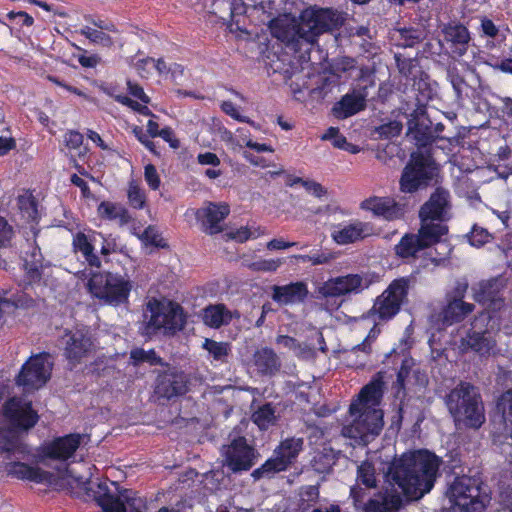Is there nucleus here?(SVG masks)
<instances>
[{
	"label": "nucleus",
	"instance_id": "f257e3e1",
	"mask_svg": "<svg viewBox=\"0 0 512 512\" xmlns=\"http://www.w3.org/2000/svg\"><path fill=\"white\" fill-rule=\"evenodd\" d=\"M321 34H254L247 39L259 44V52L267 61L273 73L291 77L311 60V52L319 50Z\"/></svg>",
	"mask_w": 512,
	"mask_h": 512
},
{
	"label": "nucleus",
	"instance_id": "f03ea898",
	"mask_svg": "<svg viewBox=\"0 0 512 512\" xmlns=\"http://www.w3.org/2000/svg\"><path fill=\"white\" fill-rule=\"evenodd\" d=\"M441 464L440 457L420 449L392 461L386 476L408 499H418L434 487Z\"/></svg>",
	"mask_w": 512,
	"mask_h": 512
},
{
	"label": "nucleus",
	"instance_id": "7ed1b4c3",
	"mask_svg": "<svg viewBox=\"0 0 512 512\" xmlns=\"http://www.w3.org/2000/svg\"><path fill=\"white\" fill-rule=\"evenodd\" d=\"M253 12L271 32H331L339 29L345 20L340 12L314 7L302 11L298 18L286 12L276 15L273 1L261 2Z\"/></svg>",
	"mask_w": 512,
	"mask_h": 512
},
{
	"label": "nucleus",
	"instance_id": "20e7f679",
	"mask_svg": "<svg viewBox=\"0 0 512 512\" xmlns=\"http://www.w3.org/2000/svg\"><path fill=\"white\" fill-rule=\"evenodd\" d=\"M446 407L455 422L478 429L485 422L484 407L478 389L471 383L460 381L445 396Z\"/></svg>",
	"mask_w": 512,
	"mask_h": 512
},
{
	"label": "nucleus",
	"instance_id": "39448f33",
	"mask_svg": "<svg viewBox=\"0 0 512 512\" xmlns=\"http://www.w3.org/2000/svg\"><path fill=\"white\" fill-rule=\"evenodd\" d=\"M150 318L143 326V335L152 337L163 331L165 335H175L186 325V315L182 306L174 301L152 298L146 304Z\"/></svg>",
	"mask_w": 512,
	"mask_h": 512
},
{
	"label": "nucleus",
	"instance_id": "423d86ee",
	"mask_svg": "<svg viewBox=\"0 0 512 512\" xmlns=\"http://www.w3.org/2000/svg\"><path fill=\"white\" fill-rule=\"evenodd\" d=\"M480 477L456 476L449 484L446 496L451 508L457 512H481L485 509L487 494Z\"/></svg>",
	"mask_w": 512,
	"mask_h": 512
},
{
	"label": "nucleus",
	"instance_id": "0eeeda50",
	"mask_svg": "<svg viewBox=\"0 0 512 512\" xmlns=\"http://www.w3.org/2000/svg\"><path fill=\"white\" fill-rule=\"evenodd\" d=\"M447 230L441 225H420L417 233L407 232L394 246L395 256L409 264L420 257L422 251L446 242Z\"/></svg>",
	"mask_w": 512,
	"mask_h": 512
},
{
	"label": "nucleus",
	"instance_id": "6e6552de",
	"mask_svg": "<svg viewBox=\"0 0 512 512\" xmlns=\"http://www.w3.org/2000/svg\"><path fill=\"white\" fill-rule=\"evenodd\" d=\"M87 290L105 304L119 306L128 302L132 282L118 273L93 272L87 282Z\"/></svg>",
	"mask_w": 512,
	"mask_h": 512
},
{
	"label": "nucleus",
	"instance_id": "1a4fd4ad",
	"mask_svg": "<svg viewBox=\"0 0 512 512\" xmlns=\"http://www.w3.org/2000/svg\"><path fill=\"white\" fill-rule=\"evenodd\" d=\"M434 170V161L430 155L412 152L399 180L400 191L415 193L425 189L434 177Z\"/></svg>",
	"mask_w": 512,
	"mask_h": 512
},
{
	"label": "nucleus",
	"instance_id": "9d476101",
	"mask_svg": "<svg viewBox=\"0 0 512 512\" xmlns=\"http://www.w3.org/2000/svg\"><path fill=\"white\" fill-rule=\"evenodd\" d=\"M63 356L71 367H76L96 351L95 338L88 329H66L61 337Z\"/></svg>",
	"mask_w": 512,
	"mask_h": 512
},
{
	"label": "nucleus",
	"instance_id": "9b49d317",
	"mask_svg": "<svg viewBox=\"0 0 512 512\" xmlns=\"http://www.w3.org/2000/svg\"><path fill=\"white\" fill-rule=\"evenodd\" d=\"M451 209L450 192L443 187L435 188L419 209L420 225H441L446 228L448 234L449 227L446 222L451 219Z\"/></svg>",
	"mask_w": 512,
	"mask_h": 512
},
{
	"label": "nucleus",
	"instance_id": "f8f14e48",
	"mask_svg": "<svg viewBox=\"0 0 512 512\" xmlns=\"http://www.w3.org/2000/svg\"><path fill=\"white\" fill-rule=\"evenodd\" d=\"M410 280L399 277L391 281L388 287L379 295L370 312L377 314L380 320L393 318L401 309L409 291Z\"/></svg>",
	"mask_w": 512,
	"mask_h": 512
},
{
	"label": "nucleus",
	"instance_id": "ddd939ff",
	"mask_svg": "<svg viewBox=\"0 0 512 512\" xmlns=\"http://www.w3.org/2000/svg\"><path fill=\"white\" fill-rule=\"evenodd\" d=\"M349 413L355 417L347 428L349 437L368 443L382 431L384 422L381 409L359 406L357 410L349 409Z\"/></svg>",
	"mask_w": 512,
	"mask_h": 512
},
{
	"label": "nucleus",
	"instance_id": "4468645a",
	"mask_svg": "<svg viewBox=\"0 0 512 512\" xmlns=\"http://www.w3.org/2000/svg\"><path fill=\"white\" fill-rule=\"evenodd\" d=\"M50 358L48 352L30 356L16 376V384L27 389H39L44 386L51 377L53 364L49 361Z\"/></svg>",
	"mask_w": 512,
	"mask_h": 512
},
{
	"label": "nucleus",
	"instance_id": "2eb2a0df",
	"mask_svg": "<svg viewBox=\"0 0 512 512\" xmlns=\"http://www.w3.org/2000/svg\"><path fill=\"white\" fill-rule=\"evenodd\" d=\"M190 378L182 370L169 368L160 372L155 380L154 394L158 400L171 401L189 392Z\"/></svg>",
	"mask_w": 512,
	"mask_h": 512
},
{
	"label": "nucleus",
	"instance_id": "dca6fc26",
	"mask_svg": "<svg viewBox=\"0 0 512 512\" xmlns=\"http://www.w3.org/2000/svg\"><path fill=\"white\" fill-rule=\"evenodd\" d=\"M223 455L226 466L233 473H239L249 471L254 466L259 453L248 444L244 436H238L225 447Z\"/></svg>",
	"mask_w": 512,
	"mask_h": 512
},
{
	"label": "nucleus",
	"instance_id": "f3484780",
	"mask_svg": "<svg viewBox=\"0 0 512 512\" xmlns=\"http://www.w3.org/2000/svg\"><path fill=\"white\" fill-rule=\"evenodd\" d=\"M375 86L370 78H362L358 81L356 89L345 94L332 107V113L337 119H346L366 108V99L369 96L368 88Z\"/></svg>",
	"mask_w": 512,
	"mask_h": 512
},
{
	"label": "nucleus",
	"instance_id": "a211bd4d",
	"mask_svg": "<svg viewBox=\"0 0 512 512\" xmlns=\"http://www.w3.org/2000/svg\"><path fill=\"white\" fill-rule=\"evenodd\" d=\"M3 411L10 424L18 430L27 431L33 428L39 420V415L33 409L32 402L18 397L8 399L3 406Z\"/></svg>",
	"mask_w": 512,
	"mask_h": 512
},
{
	"label": "nucleus",
	"instance_id": "6ab92c4d",
	"mask_svg": "<svg viewBox=\"0 0 512 512\" xmlns=\"http://www.w3.org/2000/svg\"><path fill=\"white\" fill-rule=\"evenodd\" d=\"M360 209L371 212L386 221H397L405 217L407 204L389 196H371L360 203Z\"/></svg>",
	"mask_w": 512,
	"mask_h": 512
},
{
	"label": "nucleus",
	"instance_id": "aec40b11",
	"mask_svg": "<svg viewBox=\"0 0 512 512\" xmlns=\"http://www.w3.org/2000/svg\"><path fill=\"white\" fill-rule=\"evenodd\" d=\"M373 235H376L374 224L360 220L338 223L331 232V238L338 245L353 244Z\"/></svg>",
	"mask_w": 512,
	"mask_h": 512
},
{
	"label": "nucleus",
	"instance_id": "412c9836",
	"mask_svg": "<svg viewBox=\"0 0 512 512\" xmlns=\"http://www.w3.org/2000/svg\"><path fill=\"white\" fill-rule=\"evenodd\" d=\"M363 290V277L359 274H347L328 279L319 287V294L325 298L340 297Z\"/></svg>",
	"mask_w": 512,
	"mask_h": 512
},
{
	"label": "nucleus",
	"instance_id": "4be33fe9",
	"mask_svg": "<svg viewBox=\"0 0 512 512\" xmlns=\"http://www.w3.org/2000/svg\"><path fill=\"white\" fill-rule=\"evenodd\" d=\"M230 214V206L225 202H209L206 207L200 208L195 215L202 225V230L215 235L223 231L221 223Z\"/></svg>",
	"mask_w": 512,
	"mask_h": 512
},
{
	"label": "nucleus",
	"instance_id": "5701e85b",
	"mask_svg": "<svg viewBox=\"0 0 512 512\" xmlns=\"http://www.w3.org/2000/svg\"><path fill=\"white\" fill-rule=\"evenodd\" d=\"M82 435L70 433L54 438L43 447V455L52 460L66 461L71 458L80 447Z\"/></svg>",
	"mask_w": 512,
	"mask_h": 512
},
{
	"label": "nucleus",
	"instance_id": "b1692460",
	"mask_svg": "<svg viewBox=\"0 0 512 512\" xmlns=\"http://www.w3.org/2000/svg\"><path fill=\"white\" fill-rule=\"evenodd\" d=\"M408 133L412 135L419 147L433 144L432 121L428 117L427 109L415 108L407 122Z\"/></svg>",
	"mask_w": 512,
	"mask_h": 512
},
{
	"label": "nucleus",
	"instance_id": "393cba45",
	"mask_svg": "<svg viewBox=\"0 0 512 512\" xmlns=\"http://www.w3.org/2000/svg\"><path fill=\"white\" fill-rule=\"evenodd\" d=\"M271 291L272 300L280 306L304 303L309 296L308 285L304 281L273 285Z\"/></svg>",
	"mask_w": 512,
	"mask_h": 512
},
{
	"label": "nucleus",
	"instance_id": "a878e982",
	"mask_svg": "<svg viewBox=\"0 0 512 512\" xmlns=\"http://www.w3.org/2000/svg\"><path fill=\"white\" fill-rule=\"evenodd\" d=\"M96 236L103 237V234L91 228L74 233L72 238V250L74 253H80L89 266L99 268L101 266V260L95 253L94 247Z\"/></svg>",
	"mask_w": 512,
	"mask_h": 512
},
{
	"label": "nucleus",
	"instance_id": "bb28decb",
	"mask_svg": "<svg viewBox=\"0 0 512 512\" xmlns=\"http://www.w3.org/2000/svg\"><path fill=\"white\" fill-rule=\"evenodd\" d=\"M385 381L382 371L377 372L371 380L362 387L356 401L350 404V410H357L360 406L376 407L384 395Z\"/></svg>",
	"mask_w": 512,
	"mask_h": 512
},
{
	"label": "nucleus",
	"instance_id": "cd10ccee",
	"mask_svg": "<svg viewBox=\"0 0 512 512\" xmlns=\"http://www.w3.org/2000/svg\"><path fill=\"white\" fill-rule=\"evenodd\" d=\"M237 310L230 311L223 303L209 304L202 310L203 323L213 329L229 325L233 318H239Z\"/></svg>",
	"mask_w": 512,
	"mask_h": 512
},
{
	"label": "nucleus",
	"instance_id": "c85d7f7f",
	"mask_svg": "<svg viewBox=\"0 0 512 512\" xmlns=\"http://www.w3.org/2000/svg\"><path fill=\"white\" fill-rule=\"evenodd\" d=\"M253 364L261 376H273L281 367L279 357L269 347H262L254 352Z\"/></svg>",
	"mask_w": 512,
	"mask_h": 512
},
{
	"label": "nucleus",
	"instance_id": "c756f323",
	"mask_svg": "<svg viewBox=\"0 0 512 512\" xmlns=\"http://www.w3.org/2000/svg\"><path fill=\"white\" fill-rule=\"evenodd\" d=\"M7 473L17 479L29 480L35 483L48 482L52 477L50 472L23 462H12L8 464Z\"/></svg>",
	"mask_w": 512,
	"mask_h": 512
},
{
	"label": "nucleus",
	"instance_id": "7c9ffc66",
	"mask_svg": "<svg viewBox=\"0 0 512 512\" xmlns=\"http://www.w3.org/2000/svg\"><path fill=\"white\" fill-rule=\"evenodd\" d=\"M303 446V438L288 437L280 441L273 453L290 468L296 462Z\"/></svg>",
	"mask_w": 512,
	"mask_h": 512
},
{
	"label": "nucleus",
	"instance_id": "2f4dec72",
	"mask_svg": "<svg viewBox=\"0 0 512 512\" xmlns=\"http://www.w3.org/2000/svg\"><path fill=\"white\" fill-rule=\"evenodd\" d=\"M402 497L398 492L385 493L380 499L371 498L364 504V512H398Z\"/></svg>",
	"mask_w": 512,
	"mask_h": 512
},
{
	"label": "nucleus",
	"instance_id": "473e14b6",
	"mask_svg": "<svg viewBox=\"0 0 512 512\" xmlns=\"http://www.w3.org/2000/svg\"><path fill=\"white\" fill-rule=\"evenodd\" d=\"M463 294L460 298L450 301L443 310V320L446 324L452 325L463 321L470 313L473 312L475 306L471 303L462 300Z\"/></svg>",
	"mask_w": 512,
	"mask_h": 512
},
{
	"label": "nucleus",
	"instance_id": "72a5a7b5",
	"mask_svg": "<svg viewBox=\"0 0 512 512\" xmlns=\"http://www.w3.org/2000/svg\"><path fill=\"white\" fill-rule=\"evenodd\" d=\"M98 214L104 220H119L121 225H127L132 221V216L129 211L121 204L102 201L98 205Z\"/></svg>",
	"mask_w": 512,
	"mask_h": 512
},
{
	"label": "nucleus",
	"instance_id": "f704fd0d",
	"mask_svg": "<svg viewBox=\"0 0 512 512\" xmlns=\"http://www.w3.org/2000/svg\"><path fill=\"white\" fill-rule=\"evenodd\" d=\"M98 488L100 491L95 495V500L103 512H127L124 502L110 493L106 483H100Z\"/></svg>",
	"mask_w": 512,
	"mask_h": 512
},
{
	"label": "nucleus",
	"instance_id": "c9c22d12",
	"mask_svg": "<svg viewBox=\"0 0 512 512\" xmlns=\"http://www.w3.org/2000/svg\"><path fill=\"white\" fill-rule=\"evenodd\" d=\"M289 467L277 455L268 458L260 467L254 469L251 473L252 478L257 481L260 479H272L276 474L287 471Z\"/></svg>",
	"mask_w": 512,
	"mask_h": 512
},
{
	"label": "nucleus",
	"instance_id": "e433bc0d",
	"mask_svg": "<svg viewBox=\"0 0 512 512\" xmlns=\"http://www.w3.org/2000/svg\"><path fill=\"white\" fill-rule=\"evenodd\" d=\"M17 206L21 215V218L26 223H38L39 212L38 202L34 195L30 191H26L17 197Z\"/></svg>",
	"mask_w": 512,
	"mask_h": 512
},
{
	"label": "nucleus",
	"instance_id": "4c0bfd02",
	"mask_svg": "<svg viewBox=\"0 0 512 512\" xmlns=\"http://www.w3.org/2000/svg\"><path fill=\"white\" fill-rule=\"evenodd\" d=\"M473 299L482 305H490L497 299L499 290L494 280H483L472 287Z\"/></svg>",
	"mask_w": 512,
	"mask_h": 512
},
{
	"label": "nucleus",
	"instance_id": "58836bf2",
	"mask_svg": "<svg viewBox=\"0 0 512 512\" xmlns=\"http://www.w3.org/2000/svg\"><path fill=\"white\" fill-rule=\"evenodd\" d=\"M23 267L30 281H39L42 277L43 257L39 247H34L23 259Z\"/></svg>",
	"mask_w": 512,
	"mask_h": 512
},
{
	"label": "nucleus",
	"instance_id": "ea45409f",
	"mask_svg": "<svg viewBox=\"0 0 512 512\" xmlns=\"http://www.w3.org/2000/svg\"><path fill=\"white\" fill-rule=\"evenodd\" d=\"M202 348L205 349L215 361L227 362V357L231 352V345L228 342H218L210 338H205Z\"/></svg>",
	"mask_w": 512,
	"mask_h": 512
},
{
	"label": "nucleus",
	"instance_id": "a19ab883",
	"mask_svg": "<svg viewBox=\"0 0 512 512\" xmlns=\"http://www.w3.org/2000/svg\"><path fill=\"white\" fill-rule=\"evenodd\" d=\"M413 87L415 91L416 108L426 109L428 102L435 96L434 88L424 78L414 81Z\"/></svg>",
	"mask_w": 512,
	"mask_h": 512
},
{
	"label": "nucleus",
	"instance_id": "79ce46f5",
	"mask_svg": "<svg viewBox=\"0 0 512 512\" xmlns=\"http://www.w3.org/2000/svg\"><path fill=\"white\" fill-rule=\"evenodd\" d=\"M252 421L261 430H266L276 421L275 408L272 403H265L252 414Z\"/></svg>",
	"mask_w": 512,
	"mask_h": 512
},
{
	"label": "nucleus",
	"instance_id": "37998d69",
	"mask_svg": "<svg viewBox=\"0 0 512 512\" xmlns=\"http://www.w3.org/2000/svg\"><path fill=\"white\" fill-rule=\"evenodd\" d=\"M465 340L468 347L479 354H489L492 348L489 339L486 337V332L470 330Z\"/></svg>",
	"mask_w": 512,
	"mask_h": 512
},
{
	"label": "nucleus",
	"instance_id": "c03bdc74",
	"mask_svg": "<svg viewBox=\"0 0 512 512\" xmlns=\"http://www.w3.org/2000/svg\"><path fill=\"white\" fill-rule=\"evenodd\" d=\"M130 359L133 365L149 363L151 366L163 365V359L157 355L154 349L144 350L143 348H134L130 352Z\"/></svg>",
	"mask_w": 512,
	"mask_h": 512
},
{
	"label": "nucleus",
	"instance_id": "a18cd8bd",
	"mask_svg": "<svg viewBox=\"0 0 512 512\" xmlns=\"http://www.w3.org/2000/svg\"><path fill=\"white\" fill-rule=\"evenodd\" d=\"M357 481L367 488L376 487V470L372 462L366 460L358 466Z\"/></svg>",
	"mask_w": 512,
	"mask_h": 512
},
{
	"label": "nucleus",
	"instance_id": "49530a36",
	"mask_svg": "<svg viewBox=\"0 0 512 512\" xmlns=\"http://www.w3.org/2000/svg\"><path fill=\"white\" fill-rule=\"evenodd\" d=\"M467 239L470 245L474 247H482L493 239L492 234L485 228L473 225L471 231L467 234Z\"/></svg>",
	"mask_w": 512,
	"mask_h": 512
},
{
	"label": "nucleus",
	"instance_id": "de8ad7c7",
	"mask_svg": "<svg viewBox=\"0 0 512 512\" xmlns=\"http://www.w3.org/2000/svg\"><path fill=\"white\" fill-rule=\"evenodd\" d=\"M127 198L129 205L137 210L143 209L146 205V194L135 182H130Z\"/></svg>",
	"mask_w": 512,
	"mask_h": 512
},
{
	"label": "nucleus",
	"instance_id": "09e8293b",
	"mask_svg": "<svg viewBox=\"0 0 512 512\" xmlns=\"http://www.w3.org/2000/svg\"><path fill=\"white\" fill-rule=\"evenodd\" d=\"M403 129V124L398 120H390L376 127L375 133L380 139H391L399 136Z\"/></svg>",
	"mask_w": 512,
	"mask_h": 512
},
{
	"label": "nucleus",
	"instance_id": "8fccbe9b",
	"mask_svg": "<svg viewBox=\"0 0 512 512\" xmlns=\"http://www.w3.org/2000/svg\"><path fill=\"white\" fill-rule=\"evenodd\" d=\"M411 372V363L409 359H403L396 374V381L393 383V390L396 395L405 391L406 380Z\"/></svg>",
	"mask_w": 512,
	"mask_h": 512
},
{
	"label": "nucleus",
	"instance_id": "3c124183",
	"mask_svg": "<svg viewBox=\"0 0 512 512\" xmlns=\"http://www.w3.org/2000/svg\"><path fill=\"white\" fill-rule=\"evenodd\" d=\"M444 36L446 41L451 42L453 53L461 56L466 52L468 42L470 41V34H444Z\"/></svg>",
	"mask_w": 512,
	"mask_h": 512
},
{
	"label": "nucleus",
	"instance_id": "603ef678",
	"mask_svg": "<svg viewBox=\"0 0 512 512\" xmlns=\"http://www.w3.org/2000/svg\"><path fill=\"white\" fill-rule=\"evenodd\" d=\"M337 84L338 80L334 76L320 77L316 87L311 90V93L318 94V96L324 98Z\"/></svg>",
	"mask_w": 512,
	"mask_h": 512
},
{
	"label": "nucleus",
	"instance_id": "864d4df0",
	"mask_svg": "<svg viewBox=\"0 0 512 512\" xmlns=\"http://www.w3.org/2000/svg\"><path fill=\"white\" fill-rule=\"evenodd\" d=\"M283 260L277 259H260L254 261L251 265L252 269L261 272H275L281 265Z\"/></svg>",
	"mask_w": 512,
	"mask_h": 512
},
{
	"label": "nucleus",
	"instance_id": "5fc2aeb1",
	"mask_svg": "<svg viewBox=\"0 0 512 512\" xmlns=\"http://www.w3.org/2000/svg\"><path fill=\"white\" fill-rule=\"evenodd\" d=\"M133 134L136 139L152 154L160 156V152L157 150L155 143L150 140V135L146 133L142 127L135 126L133 128Z\"/></svg>",
	"mask_w": 512,
	"mask_h": 512
},
{
	"label": "nucleus",
	"instance_id": "6e6d98bb",
	"mask_svg": "<svg viewBox=\"0 0 512 512\" xmlns=\"http://www.w3.org/2000/svg\"><path fill=\"white\" fill-rule=\"evenodd\" d=\"M144 178L150 189L158 190L160 188L161 180L153 164L149 163L144 167Z\"/></svg>",
	"mask_w": 512,
	"mask_h": 512
},
{
	"label": "nucleus",
	"instance_id": "4d7b16f0",
	"mask_svg": "<svg viewBox=\"0 0 512 512\" xmlns=\"http://www.w3.org/2000/svg\"><path fill=\"white\" fill-rule=\"evenodd\" d=\"M14 235L13 227L0 215V248L10 244Z\"/></svg>",
	"mask_w": 512,
	"mask_h": 512
},
{
	"label": "nucleus",
	"instance_id": "13d9d810",
	"mask_svg": "<svg viewBox=\"0 0 512 512\" xmlns=\"http://www.w3.org/2000/svg\"><path fill=\"white\" fill-rule=\"evenodd\" d=\"M7 18L12 24L18 25L19 27H22V26L30 27V26H32V24L34 22L33 18L29 14H27L26 12H23V11H19V12L11 11L7 14Z\"/></svg>",
	"mask_w": 512,
	"mask_h": 512
},
{
	"label": "nucleus",
	"instance_id": "bf43d9fd",
	"mask_svg": "<svg viewBox=\"0 0 512 512\" xmlns=\"http://www.w3.org/2000/svg\"><path fill=\"white\" fill-rule=\"evenodd\" d=\"M320 496L319 486L318 485H307L303 486L300 491L301 500L306 501L307 503L313 505L315 504Z\"/></svg>",
	"mask_w": 512,
	"mask_h": 512
},
{
	"label": "nucleus",
	"instance_id": "052dcab7",
	"mask_svg": "<svg viewBox=\"0 0 512 512\" xmlns=\"http://www.w3.org/2000/svg\"><path fill=\"white\" fill-rule=\"evenodd\" d=\"M127 89L130 95L137 98L144 104L150 103L149 96L144 92V89L142 86H140L138 83L132 82L130 80L127 81Z\"/></svg>",
	"mask_w": 512,
	"mask_h": 512
},
{
	"label": "nucleus",
	"instance_id": "680f3d73",
	"mask_svg": "<svg viewBox=\"0 0 512 512\" xmlns=\"http://www.w3.org/2000/svg\"><path fill=\"white\" fill-rule=\"evenodd\" d=\"M87 22L92 23L93 27L87 26V32H97V30L111 31L114 29V25L112 22L103 19H92L90 17H86ZM81 32H85L82 30Z\"/></svg>",
	"mask_w": 512,
	"mask_h": 512
},
{
	"label": "nucleus",
	"instance_id": "e2e57ef3",
	"mask_svg": "<svg viewBox=\"0 0 512 512\" xmlns=\"http://www.w3.org/2000/svg\"><path fill=\"white\" fill-rule=\"evenodd\" d=\"M154 62V58L152 57H146L142 59H138L135 67L138 72V74L142 78H148V76L151 73V70L153 69L152 63Z\"/></svg>",
	"mask_w": 512,
	"mask_h": 512
},
{
	"label": "nucleus",
	"instance_id": "0e129e2a",
	"mask_svg": "<svg viewBox=\"0 0 512 512\" xmlns=\"http://www.w3.org/2000/svg\"><path fill=\"white\" fill-rule=\"evenodd\" d=\"M305 190L317 198H322L327 194V190L318 182L314 180H306L303 182Z\"/></svg>",
	"mask_w": 512,
	"mask_h": 512
},
{
	"label": "nucleus",
	"instance_id": "69168bd1",
	"mask_svg": "<svg viewBox=\"0 0 512 512\" xmlns=\"http://www.w3.org/2000/svg\"><path fill=\"white\" fill-rule=\"evenodd\" d=\"M66 146L70 149H77L83 143V135L75 130H71L65 134Z\"/></svg>",
	"mask_w": 512,
	"mask_h": 512
},
{
	"label": "nucleus",
	"instance_id": "338daca9",
	"mask_svg": "<svg viewBox=\"0 0 512 512\" xmlns=\"http://www.w3.org/2000/svg\"><path fill=\"white\" fill-rule=\"evenodd\" d=\"M159 137L166 141L173 149L180 147V141L175 137V133L171 127L166 126L162 128Z\"/></svg>",
	"mask_w": 512,
	"mask_h": 512
},
{
	"label": "nucleus",
	"instance_id": "774afa93",
	"mask_svg": "<svg viewBox=\"0 0 512 512\" xmlns=\"http://www.w3.org/2000/svg\"><path fill=\"white\" fill-rule=\"evenodd\" d=\"M70 181L73 185L80 188L81 194L84 198L91 196V190L85 180L79 177L77 174L71 175Z\"/></svg>",
	"mask_w": 512,
	"mask_h": 512
}]
</instances>
